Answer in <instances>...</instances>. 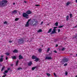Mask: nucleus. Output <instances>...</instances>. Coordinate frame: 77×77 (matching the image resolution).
Here are the masks:
<instances>
[{
	"instance_id": "f257e3e1",
	"label": "nucleus",
	"mask_w": 77,
	"mask_h": 77,
	"mask_svg": "<svg viewBox=\"0 0 77 77\" xmlns=\"http://www.w3.org/2000/svg\"><path fill=\"white\" fill-rule=\"evenodd\" d=\"M32 14V12L30 10H28L26 12V13H24L23 14V17L26 18V19H28L29 18V15L27 14Z\"/></svg>"
},
{
	"instance_id": "f03ea898",
	"label": "nucleus",
	"mask_w": 77,
	"mask_h": 77,
	"mask_svg": "<svg viewBox=\"0 0 77 77\" xmlns=\"http://www.w3.org/2000/svg\"><path fill=\"white\" fill-rule=\"evenodd\" d=\"M17 43L18 45L23 44L24 43V39L23 38H21L17 40Z\"/></svg>"
},
{
	"instance_id": "7ed1b4c3",
	"label": "nucleus",
	"mask_w": 77,
	"mask_h": 77,
	"mask_svg": "<svg viewBox=\"0 0 77 77\" xmlns=\"http://www.w3.org/2000/svg\"><path fill=\"white\" fill-rule=\"evenodd\" d=\"M7 3H8V1L6 0H3L2 1H0V7L6 6Z\"/></svg>"
},
{
	"instance_id": "20e7f679",
	"label": "nucleus",
	"mask_w": 77,
	"mask_h": 77,
	"mask_svg": "<svg viewBox=\"0 0 77 77\" xmlns=\"http://www.w3.org/2000/svg\"><path fill=\"white\" fill-rule=\"evenodd\" d=\"M63 62L64 63L68 62L69 61V59L68 58H64L62 60Z\"/></svg>"
},
{
	"instance_id": "39448f33",
	"label": "nucleus",
	"mask_w": 77,
	"mask_h": 77,
	"mask_svg": "<svg viewBox=\"0 0 77 77\" xmlns=\"http://www.w3.org/2000/svg\"><path fill=\"white\" fill-rule=\"evenodd\" d=\"M30 20H31V19H29L27 22L26 23L25 25L26 27H29V21H30Z\"/></svg>"
},
{
	"instance_id": "423d86ee",
	"label": "nucleus",
	"mask_w": 77,
	"mask_h": 77,
	"mask_svg": "<svg viewBox=\"0 0 77 77\" xmlns=\"http://www.w3.org/2000/svg\"><path fill=\"white\" fill-rule=\"evenodd\" d=\"M3 57H4V56L1 55V58H0V62H3V60L4 59L3 58Z\"/></svg>"
},
{
	"instance_id": "0eeeda50",
	"label": "nucleus",
	"mask_w": 77,
	"mask_h": 77,
	"mask_svg": "<svg viewBox=\"0 0 77 77\" xmlns=\"http://www.w3.org/2000/svg\"><path fill=\"white\" fill-rule=\"evenodd\" d=\"M35 19H33L32 22V23L33 25V26H36V23H35Z\"/></svg>"
},
{
	"instance_id": "6e6552de",
	"label": "nucleus",
	"mask_w": 77,
	"mask_h": 77,
	"mask_svg": "<svg viewBox=\"0 0 77 77\" xmlns=\"http://www.w3.org/2000/svg\"><path fill=\"white\" fill-rule=\"evenodd\" d=\"M23 59V56H21V55H20L19 56V59L20 60V59Z\"/></svg>"
},
{
	"instance_id": "1a4fd4ad",
	"label": "nucleus",
	"mask_w": 77,
	"mask_h": 77,
	"mask_svg": "<svg viewBox=\"0 0 77 77\" xmlns=\"http://www.w3.org/2000/svg\"><path fill=\"white\" fill-rule=\"evenodd\" d=\"M32 59H36V58H37V57L33 55L32 56Z\"/></svg>"
},
{
	"instance_id": "9d476101",
	"label": "nucleus",
	"mask_w": 77,
	"mask_h": 77,
	"mask_svg": "<svg viewBox=\"0 0 77 77\" xmlns=\"http://www.w3.org/2000/svg\"><path fill=\"white\" fill-rule=\"evenodd\" d=\"M51 59H52L51 57H46L45 58V59H48L49 60Z\"/></svg>"
},
{
	"instance_id": "9b49d317",
	"label": "nucleus",
	"mask_w": 77,
	"mask_h": 77,
	"mask_svg": "<svg viewBox=\"0 0 77 77\" xmlns=\"http://www.w3.org/2000/svg\"><path fill=\"white\" fill-rule=\"evenodd\" d=\"M32 65V62L30 61L28 63V65L29 66H31Z\"/></svg>"
},
{
	"instance_id": "f8f14e48",
	"label": "nucleus",
	"mask_w": 77,
	"mask_h": 77,
	"mask_svg": "<svg viewBox=\"0 0 77 77\" xmlns=\"http://www.w3.org/2000/svg\"><path fill=\"white\" fill-rule=\"evenodd\" d=\"M18 51L17 50V49H15L14 50V51H13V53H18Z\"/></svg>"
},
{
	"instance_id": "ddd939ff",
	"label": "nucleus",
	"mask_w": 77,
	"mask_h": 77,
	"mask_svg": "<svg viewBox=\"0 0 77 77\" xmlns=\"http://www.w3.org/2000/svg\"><path fill=\"white\" fill-rule=\"evenodd\" d=\"M39 58H36L34 60V61H35L36 62H38L39 61Z\"/></svg>"
},
{
	"instance_id": "4468645a",
	"label": "nucleus",
	"mask_w": 77,
	"mask_h": 77,
	"mask_svg": "<svg viewBox=\"0 0 77 77\" xmlns=\"http://www.w3.org/2000/svg\"><path fill=\"white\" fill-rule=\"evenodd\" d=\"M12 13L13 14H17V10H14L12 11Z\"/></svg>"
},
{
	"instance_id": "2eb2a0df",
	"label": "nucleus",
	"mask_w": 77,
	"mask_h": 77,
	"mask_svg": "<svg viewBox=\"0 0 77 77\" xmlns=\"http://www.w3.org/2000/svg\"><path fill=\"white\" fill-rule=\"evenodd\" d=\"M69 18V16L68 15H67L66 17V21H67L68 20Z\"/></svg>"
},
{
	"instance_id": "dca6fc26",
	"label": "nucleus",
	"mask_w": 77,
	"mask_h": 77,
	"mask_svg": "<svg viewBox=\"0 0 77 77\" xmlns=\"http://www.w3.org/2000/svg\"><path fill=\"white\" fill-rule=\"evenodd\" d=\"M36 68H37V66L33 67L32 68V71H33L35 69H36Z\"/></svg>"
},
{
	"instance_id": "f3484780",
	"label": "nucleus",
	"mask_w": 77,
	"mask_h": 77,
	"mask_svg": "<svg viewBox=\"0 0 77 77\" xmlns=\"http://www.w3.org/2000/svg\"><path fill=\"white\" fill-rule=\"evenodd\" d=\"M51 30H52V29H51V28L48 31V33H50V32H51Z\"/></svg>"
},
{
	"instance_id": "a211bd4d",
	"label": "nucleus",
	"mask_w": 77,
	"mask_h": 77,
	"mask_svg": "<svg viewBox=\"0 0 77 77\" xmlns=\"http://www.w3.org/2000/svg\"><path fill=\"white\" fill-rule=\"evenodd\" d=\"M12 58L13 59L15 60L17 59V57H16L15 56H14L13 57H12Z\"/></svg>"
},
{
	"instance_id": "6ab92c4d",
	"label": "nucleus",
	"mask_w": 77,
	"mask_h": 77,
	"mask_svg": "<svg viewBox=\"0 0 77 77\" xmlns=\"http://www.w3.org/2000/svg\"><path fill=\"white\" fill-rule=\"evenodd\" d=\"M42 29H40L39 30H38V31H37V32L38 33H40V32H42Z\"/></svg>"
},
{
	"instance_id": "aec40b11",
	"label": "nucleus",
	"mask_w": 77,
	"mask_h": 77,
	"mask_svg": "<svg viewBox=\"0 0 77 77\" xmlns=\"http://www.w3.org/2000/svg\"><path fill=\"white\" fill-rule=\"evenodd\" d=\"M57 28V27H54V29H53V31H54V32H56V29Z\"/></svg>"
},
{
	"instance_id": "412c9836",
	"label": "nucleus",
	"mask_w": 77,
	"mask_h": 77,
	"mask_svg": "<svg viewBox=\"0 0 77 77\" xmlns=\"http://www.w3.org/2000/svg\"><path fill=\"white\" fill-rule=\"evenodd\" d=\"M38 51H39V53H41V51H42V49L41 48L39 49L38 50Z\"/></svg>"
},
{
	"instance_id": "4be33fe9",
	"label": "nucleus",
	"mask_w": 77,
	"mask_h": 77,
	"mask_svg": "<svg viewBox=\"0 0 77 77\" xmlns=\"http://www.w3.org/2000/svg\"><path fill=\"white\" fill-rule=\"evenodd\" d=\"M56 33V32L52 31V32L51 33V35L52 34H54V33Z\"/></svg>"
},
{
	"instance_id": "5701e85b",
	"label": "nucleus",
	"mask_w": 77,
	"mask_h": 77,
	"mask_svg": "<svg viewBox=\"0 0 77 77\" xmlns=\"http://www.w3.org/2000/svg\"><path fill=\"white\" fill-rule=\"evenodd\" d=\"M69 16H70V18H71L72 17V14H69Z\"/></svg>"
},
{
	"instance_id": "b1692460",
	"label": "nucleus",
	"mask_w": 77,
	"mask_h": 77,
	"mask_svg": "<svg viewBox=\"0 0 77 77\" xmlns=\"http://www.w3.org/2000/svg\"><path fill=\"white\" fill-rule=\"evenodd\" d=\"M5 54H6L7 56H9V55H10V54H9V53L7 52Z\"/></svg>"
},
{
	"instance_id": "393cba45",
	"label": "nucleus",
	"mask_w": 77,
	"mask_h": 77,
	"mask_svg": "<svg viewBox=\"0 0 77 77\" xmlns=\"http://www.w3.org/2000/svg\"><path fill=\"white\" fill-rule=\"evenodd\" d=\"M5 66H3V67H2V69H1V71L2 72V71H3V69H5Z\"/></svg>"
},
{
	"instance_id": "a878e982",
	"label": "nucleus",
	"mask_w": 77,
	"mask_h": 77,
	"mask_svg": "<svg viewBox=\"0 0 77 77\" xmlns=\"http://www.w3.org/2000/svg\"><path fill=\"white\" fill-rule=\"evenodd\" d=\"M19 61H18V60H17L16 62V66H18V62H19Z\"/></svg>"
},
{
	"instance_id": "bb28decb",
	"label": "nucleus",
	"mask_w": 77,
	"mask_h": 77,
	"mask_svg": "<svg viewBox=\"0 0 77 77\" xmlns=\"http://www.w3.org/2000/svg\"><path fill=\"white\" fill-rule=\"evenodd\" d=\"M58 22H56L55 23V25L56 26H58Z\"/></svg>"
},
{
	"instance_id": "cd10ccee",
	"label": "nucleus",
	"mask_w": 77,
	"mask_h": 77,
	"mask_svg": "<svg viewBox=\"0 0 77 77\" xmlns=\"http://www.w3.org/2000/svg\"><path fill=\"white\" fill-rule=\"evenodd\" d=\"M63 26H64L63 25L59 26L58 27V28H62V27H63Z\"/></svg>"
},
{
	"instance_id": "c85d7f7f",
	"label": "nucleus",
	"mask_w": 77,
	"mask_h": 77,
	"mask_svg": "<svg viewBox=\"0 0 77 77\" xmlns=\"http://www.w3.org/2000/svg\"><path fill=\"white\" fill-rule=\"evenodd\" d=\"M73 38H77V35H73Z\"/></svg>"
},
{
	"instance_id": "c756f323",
	"label": "nucleus",
	"mask_w": 77,
	"mask_h": 77,
	"mask_svg": "<svg viewBox=\"0 0 77 77\" xmlns=\"http://www.w3.org/2000/svg\"><path fill=\"white\" fill-rule=\"evenodd\" d=\"M46 74L48 77H50V76L51 75L50 73H47Z\"/></svg>"
},
{
	"instance_id": "7c9ffc66",
	"label": "nucleus",
	"mask_w": 77,
	"mask_h": 77,
	"mask_svg": "<svg viewBox=\"0 0 77 77\" xmlns=\"http://www.w3.org/2000/svg\"><path fill=\"white\" fill-rule=\"evenodd\" d=\"M23 68H22L19 67L18 68V70H20L21 69H22Z\"/></svg>"
},
{
	"instance_id": "2f4dec72",
	"label": "nucleus",
	"mask_w": 77,
	"mask_h": 77,
	"mask_svg": "<svg viewBox=\"0 0 77 77\" xmlns=\"http://www.w3.org/2000/svg\"><path fill=\"white\" fill-rule=\"evenodd\" d=\"M70 2H67L66 3V5L68 6L69 4H70Z\"/></svg>"
},
{
	"instance_id": "473e14b6",
	"label": "nucleus",
	"mask_w": 77,
	"mask_h": 77,
	"mask_svg": "<svg viewBox=\"0 0 77 77\" xmlns=\"http://www.w3.org/2000/svg\"><path fill=\"white\" fill-rule=\"evenodd\" d=\"M19 20V18H16L15 20V21H18V20Z\"/></svg>"
},
{
	"instance_id": "72a5a7b5",
	"label": "nucleus",
	"mask_w": 77,
	"mask_h": 77,
	"mask_svg": "<svg viewBox=\"0 0 77 77\" xmlns=\"http://www.w3.org/2000/svg\"><path fill=\"white\" fill-rule=\"evenodd\" d=\"M50 48H48V50L47 51V52H49V51H50Z\"/></svg>"
},
{
	"instance_id": "f704fd0d",
	"label": "nucleus",
	"mask_w": 77,
	"mask_h": 77,
	"mask_svg": "<svg viewBox=\"0 0 77 77\" xmlns=\"http://www.w3.org/2000/svg\"><path fill=\"white\" fill-rule=\"evenodd\" d=\"M54 74L55 77H57V75H56V73H54Z\"/></svg>"
},
{
	"instance_id": "c9c22d12",
	"label": "nucleus",
	"mask_w": 77,
	"mask_h": 77,
	"mask_svg": "<svg viewBox=\"0 0 77 77\" xmlns=\"http://www.w3.org/2000/svg\"><path fill=\"white\" fill-rule=\"evenodd\" d=\"M5 73H8V70H5Z\"/></svg>"
},
{
	"instance_id": "e433bc0d",
	"label": "nucleus",
	"mask_w": 77,
	"mask_h": 77,
	"mask_svg": "<svg viewBox=\"0 0 77 77\" xmlns=\"http://www.w3.org/2000/svg\"><path fill=\"white\" fill-rule=\"evenodd\" d=\"M65 75H68V72H65Z\"/></svg>"
},
{
	"instance_id": "4c0bfd02",
	"label": "nucleus",
	"mask_w": 77,
	"mask_h": 77,
	"mask_svg": "<svg viewBox=\"0 0 77 77\" xmlns=\"http://www.w3.org/2000/svg\"><path fill=\"white\" fill-rule=\"evenodd\" d=\"M64 50H65V48H63L61 50H62V51H63Z\"/></svg>"
},
{
	"instance_id": "58836bf2",
	"label": "nucleus",
	"mask_w": 77,
	"mask_h": 77,
	"mask_svg": "<svg viewBox=\"0 0 77 77\" xmlns=\"http://www.w3.org/2000/svg\"><path fill=\"white\" fill-rule=\"evenodd\" d=\"M64 66H67V63H65L64 65Z\"/></svg>"
},
{
	"instance_id": "ea45409f",
	"label": "nucleus",
	"mask_w": 77,
	"mask_h": 77,
	"mask_svg": "<svg viewBox=\"0 0 77 77\" xmlns=\"http://www.w3.org/2000/svg\"><path fill=\"white\" fill-rule=\"evenodd\" d=\"M4 24H8V22H7V21H6L4 22Z\"/></svg>"
},
{
	"instance_id": "a19ab883",
	"label": "nucleus",
	"mask_w": 77,
	"mask_h": 77,
	"mask_svg": "<svg viewBox=\"0 0 77 77\" xmlns=\"http://www.w3.org/2000/svg\"><path fill=\"white\" fill-rule=\"evenodd\" d=\"M38 21H36V20H35V23L36 24H38Z\"/></svg>"
},
{
	"instance_id": "79ce46f5",
	"label": "nucleus",
	"mask_w": 77,
	"mask_h": 77,
	"mask_svg": "<svg viewBox=\"0 0 77 77\" xmlns=\"http://www.w3.org/2000/svg\"><path fill=\"white\" fill-rule=\"evenodd\" d=\"M60 32V29H58V32Z\"/></svg>"
},
{
	"instance_id": "37998d69",
	"label": "nucleus",
	"mask_w": 77,
	"mask_h": 77,
	"mask_svg": "<svg viewBox=\"0 0 77 77\" xmlns=\"http://www.w3.org/2000/svg\"><path fill=\"white\" fill-rule=\"evenodd\" d=\"M35 6H39V5H35Z\"/></svg>"
},
{
	"instance_id": "c03bdc74",
	"label": "nucleus",
	"mask_w": 77,
	"mask_h": 77,
	"mask_svg": "<svg viewBox=\"0 0 77 77\" xmlns=\"http://www.w3.org/2000/svg\"><path fill=\"white\" fill-rule=\"evenodd\" d=\"M54 53H57V51H56L55 50L54 51Z\"/></svg>"
},
{
	"instance_id": "a18cd8bd",
	"label": "nucleus",
	"mask_w": 77,
	"mask_h": 77,
	"mask_svg": "<svg viewBox=\"0 0 77 77\" xmlns=\"http://www.w3.org/2000/svg\"><path fill=\"white\" fill-rule=\"evenodd\" d=\"M9 42L10 43H11V42H12V41H9Z\"/></svg>"
},
{
	"instance_id": "49530a36",
	"label": "nucleus",
	"mask_w": 77,
	"mask_h": 77,
	"mask_svg": "<svg viewBox=\"0 0 77 77\" xmlns=\"http://www.w3.org/2000/svg\"><path fill=\"white\" fill-rule=\"evenodd\" d=\"M10 69H10V68H8V69H7V70L8 71H9V70H10Z\"/></svg>"
},
{
	"instance_id": "de8ad7c7",
	"label": "nucleus",
	"mask_w": 77,
	"mask_h": 77,
	"mask_svg": "<svg viewBox=\"0 0 77 77\" xmlns=\"http://www.w3.org/2000/svg\"><path fill=\"white\" fill-rule=\"evenodd\" d=\"M44 22H43V21H42L41 23V24H40V25H42V24H43V23Z\"/></svg>"
},
{
	"instance_id": "09e8293b",
	"label": "nucleus",
	"mask_w": 77,
	"mask_h": 77,
	"mask_svg": "<svg viewBox=\"0 0 77 77\" xmlns=\"http://www.w3.org/2000/svg\"><path fill=\"white\" fill-rule=\"evenodd\" d=\"M5 76H6V75H3L2 77H5Z\"/></svg>"
},
{
	"instance_id": "8fccbe9b",
	"label": "nucleus",
	"mask_w": 77,
	"mask_h": 77,
	"mask_svg": "<svg viewBox=\"0 0 77 77\" xmlns=\"http://www.w3.org/2000/svg\"><path fill=\"white\" fill-rule=\"evenodd\" d=\"M8 57H6L5 58V59H6V60H8Z\"/></svg>"
},
{
	"instance_id": "3c124183",
	"label": "nucleus",
	"mask_w": 77,
	"mask_h": 77,
	"mask_svg": "<svg viewBox=\"0 0 77 77\" xmlns=\"http://www.w3.org/2000/svg\"><path fill=\"white\" fill-rule=\"evenodd\" d=\"M24 3H26L27 2L26 1H24Z\"/></svg>"
},
{
	"instance_id": "603ef678",
	"label": "nucleus",
	"mask_w": 77,
	"mask_h": 77,
	"mask_svg": "<svg viewBox=\"0 0 77 77\" xmlns=\"http://www.w3.org/2000/svg\"><path fill=\"white\" fill-rule=\"evenodd\" d=\"M56 47H58V45H56Z\"/></svg>"
},
{
	"instance_id": "864d4df0",
	"label": "nucleus",
	"mask_w": 77,
	"mask_h": 77,
	"mask_svg": "<svg viewBox=\"0 0 77 77\" xmlns=\"http://www.w3.org/2000/svg\"><path fill=\"white\" fill-rule=\"evenodd\" d=\"M13 64H11V66H13Z\"/></svg>"
},
{
	"instance_id": "5fc2aeb1",
	"label": "nucleus",
	"mask_w": 77,
	"mask_h": 77,
	"mask_svg": "<svg viewBox=\"0 0 77 77\" xmlns=\"http://www.w3.org/2000/svg\"><path fill=\"white\" fill-rule=\"evenodd\" d=\"M77 25H76V26H75L74 27L76 28V27H77Z\"/></svg>"
},
{
	"instance_id": "6e6d98bb",
	"label": "nucleus",
	"mask_w": 77,
	"mask_h": 77,
	"mask_svg": "<svg viewBox=\"0 0 77 77\" xmlns=\"http://www.w3.org/2000/svg\"><path fill=\"white\" fill-rule=\"evenodd\" d=\"M4 75H6V73H4Z\"/></svg>"
},
{
	"instance_id": "4d7b16f0",
	"label": "nucleus",
	"mask_w": 77,
	"mask_h": 77,
	"mask_svg": "<svg viewBox=\"0 0 77 77\" xmlns=\"http://www.w3.org/2000/svg\"><path fill=\"white\" fill-rule=\"evenodd\" d=\"M15 4V3H13V5H14Z\"/></svg>"
},
{
	"instance_id": "13d9d810",
	"label": "nucleus",
	"mask_w": 77,
	"mask_h": 77,
	"mask_svg": "<svg viewBox=\"0 0 77 77\" xmlns=\"http://www.w3.org/2000/svg\"><path fill=\"white\" fill-rule=\"evenodd\" d=\"M75 1H76V3H77V0H76Z\"/></svg>"
},
{
	"instance_id": "bf43d9fd",
	"label": "nucleus",
	"mask_w": 77,
	"mask_h": 77,
	"mask_svg": "<svg viewBox=\"0 0 77 77\" xmlns=\"http://www.w3.org/2000/svg\"><path fill=\"white\" fill-rule=\"evenodd\" d=\"M19 15H21V13H20V12H19Z\"/></svg>"
},
{
	"instance_id": "052dcab7",
	"label": "nucleus",
	"mask_w": 77,
	"mask_h": 77,
	"mask_svg": "<svg viewBox=\"0 0 77 77\" xmlns=\"http://www.w3.org/2000/svg\"><path fill=\"white\" fill-rule=\"evenodd\" d=\"M76 56L77 57V54H76Z\"/></svg>"
},
{
	"instance_id": "680f3d73",
	"label": "nucleus",
	"mask_w": 77,
	"mask_h": 77,
	"mask_svg": "<svg viewBox=\"0 0 77 77\" xmlns=\"http://www.w3.org/2000/svg\"><path fill=\"white\" fill-rule=\"evenodd\" d=\"M75 77H77V75H76Z\"/></svg>"
},
{
	"instance_id": "e2e57ef3",
	"label": "nucleus",
	"mask_w": 77,
	"mask_h": 77,
	"mask_svg": "<svg viewBox=\"0 0 77 77\" xmlns=\"http://www.w3.org/2000/svg\"><path fill=\"white\" fill-rule=\"evenodd\" d=\"M71 55H72V54H71Z\"/></svg>"
}]
</instances>
